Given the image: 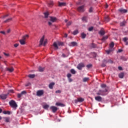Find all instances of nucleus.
Here are the masks:
<instances>
[{
	"instance_id": "nucleus-1",
	"label": "nucleus",
	"mask_w": 128,
	"mask_h": 128,
	"mask_svg": "<svg viewBox=\"0 0 128 128\" xmlns=\"http://www.w3.org/2000/svg\"><path fill=\"white\" fill-rule=\"evenodd\" d=\"M28 38V35L26 34L22 36V39L19 40L20 44H26V40Z\"/></svg>"
},
{
	"instance_id": "nucleus-2",
	"label": "nucleus",
	"mask_w": 128,
	"mask_h": 128,
	"mask_svg": "<svg viewBox=\"0 0 128 128\" xmlns=\"http://www.w3.org/2000/svg\"><path fill=\"white\" fill-rule=\"evenodd\" d=\"M9 104L12 108H15V110L18 108L16 102V101L14 100H11L10 101Z\"/></svg>"
},
{
	"instance_id": "nucleus-3",
	"label": "nucleus",
	"mask_w": 128,
	"mask_h": 128,
	"mask_svg": "<svg viewBox=\"0 0 128 128\" xmlns=\"http://www.w3.org/2000/svg\"><path fill=\"white\" fill-rule=\"evenodd\" d=\"M77 10L79 12H84V5H82L78 7Z\"/></svg>"
},
{
	"instance_id": "nucleus-4",
	"label": "nucleus",
	"mask_w": 128,
	"mask_h": 128,
	"mask_svg": "<svg viewBox=\"0 0 128 128\" xmlns=\"http://www.w3.org/2000/svg\"><path fill=\"white\" fill-rule=\"evenodd\" d=\"M58 46H64V42H58V44H56V42H54V47L56 49V50H58Z\"/></svg>"
},
{
	"instance_id": "nucleus-5",
	"label": "nucleus",
	"mask_w": 128,
	"mask_h": 128,
	"mask_svg": "<svg viewBox=\"0 0 128 128\" xmlns=\"http://www.w3.org/2000/svg\"><path fill=\"white\" fill-rule=\"evenodd\" d=\"M82 68H84V64L82 62L80 63L77 66V68L80 70H82Z\"/></svg>"
},
{
	"instance_id": "nucleus-6",
	"label": "nucleus",
	"mask_w": 128,
	"mask_h": 128,
	"mask_svg": "<svg viewBox=\"0 0 128 128\" xmlns=\"http://www.w3.org/2000/svg\"><path fill=\"white\" fill-rule=\"evenodd\" d=\"M24 94H26V91L24 90L22 91L20 94H18V98H20Z\"/></svg>"
},
{
	"instance_id": "nucleus-7",
	"label": "nucleus",
	"mask_w": 128,
	"mask_h": 128,
	"mask_svg": "<svg viewBox=\"0 0 128 128\" xmlns=\"http://www.w3.org/2000/svg\"><path fill=\"white\" fill-rule=\"evenodd\" d=\"M44 94V90H38L36 92L37 96H42Z\"/></svg>"
},
{
	"instance_id": "nucleus-8",
	"label": "nucleus",
	"mask_w": 128,
	"mask_h": 128,
	"mask_svg": "<svg viewBox=\"0 0 128 128\" xmlns=\"http://www.w3.org/2000/svg\"><path fill=\"white\" fill-rule=\"evenodd\" d=\"M108 88H103L102 90H100V92H102V94H108Z\"/></svg>"
},
{
	"instance_id": "nucleus-9",
	"label": "nucleus",
	"mask_w": 128,
	"mask_h": 128,
	"mask_svg": "<svg viewBox=\"0 0 128 128\" xmlns=\"http://www.w3.org/2000/svg\"><path fill=\"white\" fill-rule=\"evenodd\" d=\"M8 96V94H2L0 95V98H1V100H6Z\"/></svg>"
},
{
	"instance_id": "nucleus-10",
	"label": "nucleus",
	"mask_w": 128,
	"mask_h": 128,
	"mask_svg": "<svg viewBox=\"0 0 128 128\" xmlns=\"http://www.w3.org/2000/svg\"><path fill=\"white\" fill-rule=\"evenodd\" d=\"M50 109L52 110V112H56L58 110V108L54 106H51Z\"/></svg>"
},
{
	"instance_id": "nucleus-11",
	"label": "nucleus",
	"mask_w": 128,
	"mask_h": 128,
	"mask_svg": "<svg viewBox=\"0 0 128 128\" xmlns=\"http://www.w3.org/2000/svg\"><path fill=\"white\" fill-rule=\"evenodd\" d=\"M118 12H120L121 14H126L128 12V10L121 8L118 10Z\"/></svg>"
},
{
	"instance_id": "nucleus-12",
	"label": "nucleus",
	"mask_w": 128,
	"mask_h": 128,
	"mask_svg": "<svg viewBox=\"0 0 128 128\" xmlns=\"http://www.w3.org/2000/svg\"><path fill=\"white\" fill-rule=\"evenodd\" d=\"M70 46H78V42H72L70 44Z\"/></svg>"
},
{
	"instance_id": "nucleus-13",
	"label": "nucleus",
	"mask_w": 128,
	"mask_h": 128,
	"mask_svg": "<svg viewBox=\"0 0 128 128\" xmlns=\"http://www.w3.org/2000/svg\"><path fill=\"white\" fill-rule=\"evenodd\" d=\"M95 100L97 101V102H102V96H97L95 97Z\"/></svg>"
},
{
	"instance_id": "nucleus-14",
	"label": "nucleus",
	"mask_w": 128,
	"mask_h": 128,
	"mask_svg": "<svg viewBox=\"0 0 128 128\" xmlns=\"http://www.w3.org/2000/svg\"><path fill=\"white\" fill-rule=\"evenodd\" d=\"M58 19L56 18V17H52V16H50V22H56V20Z\"/></svg>"
},
{
	"instance_id": "nucleus-15",
	"label": "nucleus",
	"mask_w": 128,
	"mask_h": 128,
	"mask_svg": "<svg viewBox=\"0 0 128 128\" xmlns=\"http://www.w3.org/2000/svg\"><path fill=\"white\" fill-rule=\"evenodd\" d=\"M44 36H43L40 40L39 46H42L44 44Z\"/></svg>"
},
{
	"instance_id": "nucleus-16",
	"label": "nucleus",
	"mask_w": 128,
	"mask_h": 128,
	"mask_svg": "<svg viewBox=\"0 0 128 128\" xmlns=\"http://www.w3.org/2000/svg\"><path fill=\"white\" fill-rule=\"evenodd\" d=\"M55 84L54 82H52L49 84L48 88L50 90H52L54 88V86Z\"/></svg>"
},
{
	"instance_id": "nucleus-17",
	"label": "nucleus",
	"mask_w": 128,
	"mask_h": 128,
	"mask_svg": "<svg viewBox=\"0 0 128 128\" xmlns=\"http://www.w3.org/2000/svg\"><path fill=\"white\" fill-rule=\"evenodd\" d=\"M6 70L8 72H12L14 70V68L12 67L11 68H6Z\"/></svg>"
},
{
	"instance_id": "nucleus-18",
	"label": "nucleus",
	"mask_w": 128,
	"mask_h": 128,
	"mask_svg": "<svg viewBox=\"0 0 128 128\" xmlns=\"http://www.w3.org/2000/svg\"><path fill=\"white\" fill-rule=\"evenodd\" d=\"M66 2H58V6H66Z\"/></svg>"
},
{
	"instance_id": "nucleus-19",
	"label": "nucleus",
	"mask_w": 128,
	"mask_h": 128,
	"mask_svg": "<svg viewBox=\"0 0 128 128\" xmlns=\"http://www.w3.org/2000/svg\"><path fill=\"white\" fill-rule=\"evenodd\" d=\"M124 72H121L118 74V77L120 78H124Z\"/></svg>"
},
{
	"instance_id": "nucleus-20",
	"label": "nucleus",
	"mask_w": 128,
	"mask_h": 128,
	"mask_svg": "<svg viewBox=\"0 0 128 128\" xmlns=\"http://www.w3.org/2000/svg\"><path fill=\"white\" fill-rule=\"evenodd\" d=\"M100 36H104V34H106V32L102 30H100V31L98 32Z\"/></svg>"
},
{
	"instance_id": "nucleus-21",
	"label": "nucleus",
	"mask_w": 128,
	"mask_h": 128,
	"mask_svg": "<svg viewBox=\"0 0 128 128\" xmlns=\"http://www.w3.org/2000/svg\"><path fill=\"white\" fill-rule=\"evenodd\" d=\"M97 96H106L107 94H104L102 92H99L96 93Z\"/></svg>"
},
{
	"instance_id": "nucleus-22",
	"label": "nucleus",
	"mask_w": 128,
	"mask_h": 128,
	"mask_svg": "<svg viewBox=\"0 0 128 128\" xmlns=\"http://www.w3.org/2000/svg\"><path fill=\"white\" fill-rule=\"evenodd\" d=\"M82 20L84 22H88V17L84 16L82 18Z\"/></svg>"
},
{
	"instance_id": "nucleus-23",
	"label": "nucleus",
	"mask_w": 128,
	"mask_h": 128,
	"mask_svg": "<svg viewBox=\"0 0 128 128\" xmlns=\"http://www.w3.org/2000/svg\"><path fill=\"white\" fill-rule=\"evenodd\" d=\"M88 80H90V78H84L82 80L83 82H86Z\"/></svg>"
},
{
	"instance_id": "nucleus-24",
	"label": "nucleus",
	"mask_w": 128,
	"mask_h": 128,
	"mask_svg": "<svg viewBox=\"0 0 128 128\" xmlns=\"http://www.w3.org/2000/svg\"><path fill=\"white\" fill-rule=\"evenodd\" d=\"M48 4L49 6H54V2L52 0L49 1L48 2Z\"/></svg>"
},
{
	"instance_id": "nucleus-25",
	"label": "nucleus",
	"mask_w": 128,
	"mask_h": 128,
	"mask_svg": "<svg viewBox=\"0 0 128 128\" xmlns=\"http://www.w3.org/2000/svg\"><path fill=\"white\" fill-rule=\"evenodd\" d=\"M104 20L106 22H110V17L108 16L105 17Z\"/></svg>"
},
{
	"instance_id": "nucleus-26",
	"label": "nucleus",
	"mask_w": 128,
	"mask_h": 128,
	"mask_svg": "<svg viewBox=\"0 0 128 128\" xmlns=\"http://www.w3.org/2000/svg\"><path fill=\"white\" fill-rule=\"evenodd\" d=\"M56 106H64V104H61V103H58L56 102Z\"/></svg>"
},
{
	"instance_id": "nucleus-27",
	"label": "nucleus",
	"mask_w": 128,
	"mask_h": 128,
	"mask_svg": "<svg viewBox=\"0 0 128 128\" xmlns=\"http://www.w3.org/2000/svg\"><path fill=\"white\" fill-rule=\"evenodd\" d=\"M126 21H123L120 23V26H126Z\"/></svg>"
},
{
	"instance_id": "nucleus-28",
	"label": "nucleus",
	"mask_w": 128,
	"mask_h": 128,
	"mask_svg": "<svg viewBox=\"0 0 128 128\" xmlns=\"http://www.w3.org/2000/svg\"><path fill=\"white\" fill-rule=\"evenodd\" d=\"M108 36H103V38L102 39V40L103 42H104V40H108Z\"/></svg>"
},
{
	"instance_id": "nucleus-29",
	"label": "nucleus",
	"mask_w": 128,
	"mask_h": 128,
	"mask_svg": "<svg viewBox=\"0 0 128 128\" xmlns=\"http://www.w3.org/2000/svg\"><path fill=\"white\" fill-rule=\"evenodd\" d=\"M78 102H84V99L83 98H78Z\"/></svg>"
},
{
	"instance_id": "nucleus-30",
	"label": "nucleus",
	"mask_w": 128,
	"mask_h": 128,
	"mask_svg": "<svg viewBox=\"0 0 128 128\" xmlns=\"http://www.w3.org/2000/svg\"><path fill=\"white\" fill-rule=\"evenodd\" d=\"M70 72L72 74H76V70H74V69H71Z\"/></svg>"
},
{
	"instance_id": "nucleus-31",
	"label": "nucleus",
	"mask_w": 128,
	"mask_h": 128,
	"mask_svg": "<svg viewBox=\"0 0 128 128\" xmlns=\"http://www.w3.org/2000/svg\"><path fill=\"white\" fill-rule=\"evenodd\" d=\"M6 122H10V118L5 117L4 118Z\"/></svg>"
},
{
	"instance_id": "nucleus-32",
	"label": "nucleus",
	"mask_w": 128,
	"mask_h": 128,
	"mask_svg": "<svg viewBox=\"0 0 128 128\" xmlns=\"http://www.w3.org/2000/svg\"><path fill=\"white\" fill-rule=\"evenodd\" d=\"M28 78H34V76H36V75L34 74H29L28 76Z\"/></svg>"
},
{
	"instance_id": "nucleus-33",
	"label": "nucleus",
	"mask_w": 128,
	"mask_h": 128,
	"mask_svg": "<svg viewBox=\"0 0 128 128\" xmlns=\"http://www.w3.org/2000/svg\"><path fill=\"white\" fill-rule=\"evenodd\" d=\"M49 14H49L48 12H44V18H48Z\"/></svg>"
},
{
	"instance_id": "nucleus-34",
	"label": "nucleus",
	"mask_w": 128,
	"mask_h": 128,
	"mask_svg": "<svg viewBox=\"0 0 128 128\" xmlns=\"http://www.w3.org/2000/svg\"><path fill=\"white\" fill-rule=\"evenodd\" d=\"M86 36V34L84 33L81 34V38H84Z\"/></svg>"
},
{
	"instance_id": "nucleus-35",
	"label": "nucleus",
	"mask_w": 128,
	"mask_h": 128,
	"mask_svg": "<svg viewBox=\"0 0 128 128\" xmlns=\"http://www.w3.org/2000/svg\"><path fill=\"white\" fill-rule=\"evenodd\" d=\"M78 34V30H76L72 32V34L74 36Z\"/></svg>"
},
{
	"instance_id": "nucleus-36",
	"label": "nucleus",
	"mask_w": 128,
	"mask_h": 128,
	"mask_svg": "<svg viewBox=\"0 0 128 128\" xmlns=\"http://www.w3.org/2000/svg\"><path fill=\"white\" fill-rule=\"evenodd\" d=\"M38 70L39 72H44V68L40 66L38 68Z\"/></svg>"
},
{
	"instance_id": "nucleus-37",
	"label": "nucleus",
	"mask_w": 128,
	"mask_h": 128,
	"mask_svg": "<svg viewBox=\"0 0 128 128\" xmlns=\"http://www.w3.org/2000/svg\"><path fill=\"white\" fill-rule=\"evenodd\" d=\"M114 46V42H112L111 44H110V48H112Z\"/></svg>"
},
{
	"instance_id": "nucleus-38",
	"label": "nucleus",
	"mask_w": 128,
	"mask_h": 128,
	"mask_svg": "<svg viewBox=\"0 0 128 128\" xmlns=\"http://www.w3.org/2000/svg\"><path fill=\"white\" fill-rule=\"evenodd\" d=\"M43 108L45 110H48V108H50V106L48 104H45L43 106Z\"/></svg>"
},
{
	"instance_id": "nucleus-39",
	"label": "nucleus",
	"mask_w": 128,
	"mask_h": 128,
	"mask_svg": "<svg viewBox=\"0 0 128 128\" xmlns=\"http://www.w3.org/2000/svg\"><path fill=\"white\" fill-rule=\"evenodd\" d=\"M76 4L77 6H80V4H82V0H79L78 2H76Z\"/></svg>"
},
{
	"instance_id": "nucleus-40",
	"label": "nucleus",
	"mask_w": 128,
	"mask_h": 128,
	"mask_svg": "<svg viewBox=\"0 0 128 128\" xmlns=\"http://www.w3.org/2000/svg\"><path fill=\"white\" fill-rule=\"evenodd\" d=\"M112 49H110L109 50H106V52L107 54H110L111 52H112Z\"/></svg>"
},
{
	"instance_id": "nucleus-41",
	"label": "nucleus",
	"mask_w": 128,
	"mask_h": 128,
	"mask_svg": "<svg viewBox=\"0 0 128 128\" xmlns=\"http://www.w3.org/2000/svg\"><path fill=\"white\" fill-rule=\"evenodd\" d=\"M12 18H8L6 20L4 21V22H10V20H12Z\"/></svg>"
},
{
	"instance_id": "nucleus-42",
	"label": "nucleus",
	"mask_w": 128,
	"mask_h": 128,
	"mask_svg": "<svg viewBox=\"0 0 128 128\" xmlns=\"http://www.w3.org/2000/svg\"><path fill=\"white\" fill-rule=\"evenodd\" d=\"M72 24V21L68 22L66 24L67 26H70Z\"/></svg>"
},
{
	"instance_id": "nucleus-43",
	"label": "nucleus",
	"mask_w": 128,
	"mask_h": 128,
	"mask_svg": "<svg viewBox=\"0 0 128 128\" xmlns=\"http://www.w3.org/2000/svg\"><path fill=\"white\" fill-rule=\"evenodd\" d=\"M91 48H96V45L94 44H91Z\"/></svg>"
},
{
	"instance_id": "nucleus-44",
	"label": "nucleus",
	"mask_w": 128,
	"mask_h": 128,
	"mask_svg": "<svg viewBox=\"0 0 128 128\" xmlns=\"http://www.w3.org/2000/svg\"><path fill=\"white\" fill-rule=\"evenodd\" d=\"M104 62L106 64V62H110V64H112V60H108V61H106V60H104Z\"/></svg>"
},
{
	"instance_id": "nucleus-45",
	"label": "nucleus",
	"mask_w": 128,
	"mask_h": 128,
	"mask_svg": "<svg viewBox=\"0 0 128 128\" xmlns=\"http://www.w3.org/2000/svg\"><path fill=\"white\" fill-rule=\"evenodd\" d=\"M14 90H8V94H14Z\"/></svg>"
},
{
	"instance_id": "nucleus-46",
	"label": "nucleus",
	"mask_w": 128,
	"mask_h": 128,
	"mask_svg": "<svg viewBox=\"0 0 128 128\" xmlns=\"http://www.w3.org/2000/svg\"><path fill=\"white\" fill-rule=\"evenodd\" d=\"M92 64H89L86 65V68H92Z\"/></svg>"
},
{
	"instance_id": "nucleus-47",
	"label": "nucleus",
	"mask_w": 128,
	"mask_h": 128,
	"mask_svg": "<svg viewBox=\"0 0 128 128\" xmlns=\"http://www.w3.org/2000/svg\"><path fill=\"white\" fill-rule=\"evenodd\" d=\"M94 12V8L92 7H90L89 9V12Z\"/></svg>"
},
{
	"instance_id": "nucleus-48",
	"label": "nucleus",
	"mask_w": 128,
	"mask_h": 128,
	"mask_svg": "<svg viewBox=\"0 0 128 128\" xmlns=\"http://www.w3.org/2000/svg\"><path fill=\"white\" fill-rule=\"evenodd\" d=\"M93 30H94V27H92V26H91V27L89 28L88 29V30L89 32H92Z\"/></svg>"
},
{
	"instance_id": "nucleus-49",
	"label": "nucleus",
	"mask_w": 128,
	"mask_h": 128,
	"mask_svg": "<svg viewBox=\"0 0 128 128\" xmlns=\"http://www.w3.org/2000/svg\"><path fill=\"white\" fill-rule=\"evenodd\" d=\"M121 60H124V62H126V60H128L126 59V58L124 56H122L121 57Z\"/></svg>"
},
{
	"instance_id": "nucleus-50",
	"label": "nucleus",
	"mask_w": 128,
	"mask_h": 128,
	"mask_svg": "<svg viewBox=\"0 0 128 128\" xmlns=\"http://www.w3.org/2000/svg\"><path fill=\"white\" fill-rule=\"evenodd\" d=\"M66 76L68 78H70L72 77V74H70V73L68 74Z\"/></svg>"
},
{
	"instance_id": "nucleus-51",
	"label": "nucleus",
	"mask_w": 128,
	"mask_h": 128,
	"mask_svg": "<svg viewBox=\"0 0 128 128\" xmlns=\"http://www.w3.org/2000/svg\"><path fill=\"white\" fill-rule=\"evenodd\" d=\"M128 38H123V41L124 42H128Z\"/></svg>"
},
{
	"instance_id": "nucleus-52",
	"label": "nucleus",
	"mask_w": 128,
	"mask_h": 128,
	"mask_svg": "<svg viewBox=\"0 0 128 128\" xmlns=\"http://www.w3.org/2000/svg\"><path fill=\"white\" fill-rule=\"evenodd\" d=\"M102 88H106V85L104 84H102L101 86Z\"/></svg>"
},
{
	"instance_id": "nucleus-53",
	"label": "nucleus",
	"mask_w": 128,
	"mask_h": 128,
	"mask_svg": "<svg viewBox=\"0 0 128 128\" xmlns=\"http://www.w3.org/2000/svg\"><path fill=\"white\" fill-rule=\"evenodd\" d=\"M48 42V40H45L44 41V44H43V46H46V43Z\"/></svg>"
},
{
	"instance_id": "nucleus-54",
	"label": "nucleus",
	"mask_w": 128,
	"mask_h": 128,
	"mask_svg": "<svg viewBox=\"0 0 128 128\" xmlns=\"http://www.w3.org/2000/svg\"><path fill=\"white\" fill-rule=\"evenodd\" d=\"M60 92H62L60 90L56 91V94H60Z\"/></svg>"
},
{
	"instance_id": "nucleus-55",
	"label": "nucleus",
	"mask_w": 128,
	"mask_h": 128,
	"mask_svg": "<svg viewBox=\"0 0 128 128\" xmlns=\"http://www.w3.org/2000/svg\"><path fill=\"white\" fill-rule=\"evenodd\" d=\"M4 54L6 56H10V54H8L6 52H3Z\"/></svg>"
},
{
	"instance_id": "nucleus-56",
	"label": "nucleus",
	"mask_w": 128,
	"mask_h": 128,
	"mask_svg": "<svg viewBox=\"0 0 128 128\" xmlns=\"http://www.w3.org/2000/svg\"><path fill=\"white\" fill-rule=\"evenodd\" d=\"M68 80L69 82H72V79L71 78H68Z\"/></svg>"
},
{
	"instance_id": "nucleus-57",
	"label": "nucleus",
	"mask_w": 128,
	"mask_h": 128,
	"mask_svg": "<svg viewBox=\"0 0 128 128\" xmlns=\"http://www.w3.org/2000/svg\"><path fill=\"white\" fill-rule=\"evenodd\" d=\"M118 70H122V66H118Z\"/></svg>"
},
{
	"instance_id": "nucleus-58",
	"label": "nucleus",
	"mask_w": 128,
	"mask_h": 128,
	"mask_svg": "<svg viewBox=\"0 0 128 128\" xmlns=\"http://www.w3.org/2000/svg\"><path fill=\"white\" fill-rule=\"evenodd\" d=\"M74 102H75V104H78V102H78V100H74Z\"/></svg>"
},
{
	"instance_id": "nucleus-59",
	"label": "nucleus",
	"mask_w": 128,
	"mask_h": 128,
	"mask_svg": "<svg viewBox=\"0 0 128 128\" xmlns=\"http://www.w3.org/2000/svg\"><path fill=\"white\" fill-rule=\"evenodd\" d=\"M18 44H14V48H18Z\"/></svg>"
},
{
	"instance_id": "nucleus-60",
	"label": "nucleus",
	"mask_w": 128,
	"mask_h": 128,
	"mask_svg": "<svg viewBox=\"0 0 128 128\" xmlns=\"http://www.w3.org/2000/svg\"><path fill=\"white\" fill-rule=\"evenodd\" d=\"M62 56H63V58H66V56H66V54H62Z\"/></svg>"
},
{
	"instance_id": "nucleus-61",
	"label": "nucleus",
	"mask_w": 128,
	"mask_h": 128,
	"mask_svg": "<svg viewBox=\"0 0 128 128\" xmlns=\"http://www.w3.org/2000/svg\"><path fill=\"white\" fill-rule=\"evenodd\" d=\"M0 34H6V32L4 31H1L0 32Z\"/></svg>"
},
{
	"instance_id": "nucleus-62",
	"label": "nucleus",
	"mask_w": 128,
	"mask_h": 128,
	"mask_svg": "<svg viewBox=\"0 0 128 128\" xmlns=\"http://www.w3.org/2000/svg\"><path fill=\"white\" fill-rule=\"evenodd\" d=\"M104 66H106V64H102V68H104Z\"/></svg>"
},
{
	"instance_id": "nucleus-63",
	"label": "nucleus",
	"mask_w": 128,
	"mask_h": 128,
	"mask_svg": "<svg viewBox=\"0 0 128 128\" xmlns=\"http://www.w3.org/2000/svg\"><path fill=\"white\" fill-rule=\"evenodd\" d=\"M6 114H10V112L6 111Z\"/></svg>"
},
{
	"instance_id": "nucleus-64",
	"label": "nucleus",
	"mask_w": 128,
	"mask_h": 128,
	"mask_svg": "<svg viewBox=\"0 0 128 128\" xmlns=\"http://www.w3.org/2000/svg\"><path fill=\"white\" fill-rule=\"evenodd\" d=\"M122 52V49H119L118 50V52Z\"/></svg>"
}]
</instances>
